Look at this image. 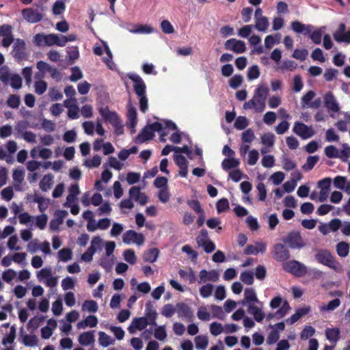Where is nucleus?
I'll list each match as a JSON object with an SVG mask.
<instances>
[{"label":"nucleus","instance_id":"nucleus-1","mask_svg":"<svg viewBox=\"0 0 350 350\" xmlns=\"http://www.w3.org/2000/svg\"><path fill=\"white\" fill-rule=\"evenodd\" d=\"M163 129L162 124L158 122L148 124L137 135L136 137V142L137 143H144L146 141L150 140L154 136L155 131L161 132Z\"/></svg>","mask_w":350,"mask_h":350},{"label":"nucleus","instance_id":"nucleus-2","mask_svg":"<svg viewBox=\"0 0 350 350\" xmlns=\"http://www.w3.org/2000/svg\"><path fill=\"white\" fill-rule=\"evenodd\" d=\"M11 55L18 63L28 59L29 53L27 51L25 42L22 39H16L11 52Z\"/></svg>","mask_w":350,"mask_h":350},{"label":"nucleus","instance_id":"nucleus-3","mask_svg":"<svg viewBox=\"0 0 350 350\" xmlns=\"http://www.w3.org/2000/svg\"><path fill=\"white\" fill-rule=\"evenodd\" d=\"M269 93V88L265 84L259 85L255 91L253 99L258 105L256 112L260 113L265 110L266 99Z\"/></svg>","mask_w":350,"mask_h":350},{"label":"nucleus","instance_id":"nucleus-4","mask_svg":"<svg viewBox=\"0 0 350 350\" xmlns=\"http://www.w3.org/2000/svg\"><path fill=\"white\" fill-rule=\"evenodd\" d=\"M282 241L291 249H300L304 247L306 244L299 231L290 232Z\"/></svg>","mask_w":350,"mask_h":350},{"label":"nucleus","instance_id":"nucleus-5","mask_svg":"<svg viewBox=\"0 0 350 350\" xmlns=\"http://www.w3.org/2000/svg\"><path fill=\"white\" fill-rule=\"evenodd\" d=\"M42 8H27L23 9L21 11L23 18L29 23H36L41 21L43 18Z\"/></svg>","mask_w":350,"mask_h":350},{"label":"nucleus","instance_id":"nucleus-6","mask_svg":"<svg viewBox=\"0 0 350 350\" xmlns=\"http://www.w3.org/2000/svg\"><path fill=\"white\" fill-rule=\"evenodd\" d=\"M293 131L303 139H309L315 134L312 126H308L298 121L295 122Z\"/></svg>","mask_w":350,"mask_h":350},{"label":"nucleus","instance_id":"nucleus-7","mask_svg":"<svg viewBox=\"0 0 350 350\" xmlns=\"http://www.w3.org/2000/svg\"><path fill=\"white\" fill-rule=\"evenodd\" d=\"M284 269L287 272L291 273L297 277H301L307 272L306 266L295 260L286 262L284 265Z\"/></svg>","mask_w":350,"mask_h":350},{"label":"nucleus","instance_id":"nucleus-8","mask_svg":"<svg viewBox=\"0 0 350 350\" xmlns=\"http://www.w3.org/2000/svg\"><path fill=\"white\" fill-rule=\"evenodd\" d=\"M316 260L321 264L332 269H336V260L327 250H321L315 254Z\"/></svg>","mask_w":350,"mask_h":350},{"label":"nucleus","instance_id":"nucleus-9","mask_svg":"<svg viewBox=\"0 0 350 350\" xmlns=\"http://www.w3.org/2000/svg\"><path fill=\"white\" fill-rule=\"evenodd\" d=\"M272 254L273 258L278 262H284L290 258L288 250L282 243H276L273 245Z\"/></svg>","mask_w":350,"mask_h":350},{"label":"nucleus","instance_id":"nucleus-10","mask_svg":"<svg viewBox=\"0 0 350 350\" xmlns=\"http://www.w3.org/2000/svg\"><path fill=\"white\" fill-rule=\"evenodd\" d=\"M122 240L126 244H130L132 242L141 245L144 244L145 238L142 233H137L133 230H129L124 233Z\"/></svg>","mask_w":350,"mask_h":350},{"label":"nucleus","instance_id":"nucleus-11","mask_svg":"<svg viewBox=\"0 0 350 350\" xmlns=\"http://www.w3.org/2000/svg\"><path fill=\"white\" fill-rule=\"evenodd\" d=\"M128 77L134 82L133 89L138 96L146 95V85L142 77L136 74H129Z\"/></svg>","mask_w":350,"mask_h":350},{"label":"nucleus","instance_id":"nucleus-12","mask_svg":"<svg viewBox=\"0 0 350 350\" xmlns=\"http://www.w3.org/2000/svg\"><path fill=\"white\" fill-rule=\"evenodd\" d=\"M224 46L226 49L232 51L235 53H242L246 51L245 42L234 38L228 40L225 42Z\"/></svg>","mask_w":350,"mask_h":350},{"label":"nucleus","instance_id":"nucleus-13","mask_svg":"<svg viewBox=\"0 0 350 350\" xmlns=\"http://www.w3.org/2000/svg\"><path fill=\"white\" fill-rule=\"evenodd\" d=\"M99 113L105 121L109 122L112 126L117 124L121 120L117 113L110 111L108 107L100 108Z\"/></svg>","mask_w":350,"mask_h":350},{"label":"nucleus","instance_id":"nucleus-14","mask_svg":"<svg viewBox=\"0 0 350 350\" xmlns=\"http://www.w3.org/2000/svg\"><path fill=\"white\" fill-rule=\"evenodd\" d=\"M219 278V272L213 269L210 271H208L205 269L201 270L199 273V280L198 281V283H204L206 281H211V282H217L218 281Z\"/></svg>","mask_w":350,"mask_h":350},{"label":"nucleus","instance_id":"nucleus-15","mask_svg":"<svg viewBox=\"0 0 350 350\" xmlns=\"http://www.w3.org/2000/svg\"><path fill=\"white\" fill-rule=\"evenodd\" d=\"M325 106L329 111L336 113L339 111L340 107L334 94L332 92H327L324 96Z\"/></svg>","mask_w":350,"mask_h":350},{"label":"nucleus","instance_id":"nucleus-16","mask_svg":"<svg viewBox=\"0 0 350 350\" xmlns=\"http://www.w3.org/2000/svg\"><path fill=\"white\" fill-rule=\"evenodd\" d=\"M292 29L299 33H303L304 36H307L311 33V31L314 29V26L312 25H305L299 21H293L291 23Z\"/></svg>","mask_w":350,"mask_h":350},{"label":"nucleus","instance_id":"nucleus-17","mask_svg":"<svg viewBox=\"0 0 350 350\" xmlns=\"http://www.w3.org/2000/svg\"><path fill=\"white\" fill-rule=\"evenodd\" d=\"M148 325V321L146 317H139L135 318L133 321L131 325L128 328L130 333H133L135 329L143 330L145 329Z\"/></svg>","mask_w":350,"mask_h":350},{"label":"nucleus","instance_id":"nucleus-18","mask_svg":"<svg viewBox=\"0 0 350 350\" xmlns=\"http://www.w3.org/2000/svg\"><path fill=\"white\" fill-rule=\"evenodd\" d=\"M247 312L249 314L253 315L254 319L260 323L265 318V313L262 309L255 306L254 304H250L248 305Z\"/></svg>","mask_w":350,"mask_h":350},{"label":"nucleus","instance_id":"nucleus-19","mask_svg":"<svg viewBox=\"0 0 350 350\" xmlns=\"http://www.w3.org/2000/svg\"><path fill=\"white\" fill-rule=\"evenodd\" d=\"M325 333L326 338L335 345L340 338V329L338 327L327 328Z\"/></svg>","mask_w":350,"mask_h":350},{"label":"nucleus","instance_id":"nucleus-20","mask_svg":"<svg viewBox=\"0 0 350 350\" xmlns=\"http://www.w3.org/2000/svg\"><path fill=\"white\" fill-rule=\"evenodd\" d=\"M94 331H88L81 334L79 336V342L83 346H88L95 340Z\"/></svg>","mask_w":350,"mask_h":350},{"label":"nucleus","instance_id":"nucleus-21","mask_svg":"<svg viewBox=\"0 0 350 350\" xmlns=\"http://www.w3.org/2000/svg\"><path fill=\"white\" fill-rule=\"evenodd\" d=\"M256 245H249L246 247L244 254L246 255H256L259 252L263 253L266 250V245L264 243H256Z\"/></svg>","mask_w":350,"mask_h":350},{"label":"nucleus","instance_id":"nucleus-22","mask_svg":"<svg viewBox=\"0 0 350 350\" xmlns=\"http://www.w3.org/2000/svg\"><path fill=\"white\" fill-rule=\"evenodd\" d=\"M251 302H258V299L254 289L248 288L245 290L244 299L242 301V304L245 305L247 303L250 304Z\"/></svg>","mask_w":350,"mask_h":350},{"label":"nucleus","instance_id":"nucleus-23","mask_svg":"<svg viewBox=\"0 0 350 350\" xmlns=\"http://www.w3.org/2000/svg\"><path fill=\"white\" fill-rule=\"evenodd\" d=\"M177 312L180 317L191 318L193 316V312L186 304L179 303L176 305Z\"/></svg>","mask_w":350,"mask_h":350},{"label":"nucleus","instance_id":"nucleus-24","mask_svg":"<svg viewBox=\"0 0 350 350\" xmlns=\"http://www.w3.org/2000/svg\"><path fill=\"white\" fill-rule=\"evenodd\" d=\"M45 320L44 316H35L34 317L31 318L28 324H27V329L30 331L31 332H34L36 330L40 324Z\"/></svg>","mask_w":350,"mask_h":350},{"label":"nucleus","instance_id":"nucleus-25","mask_svg":"<svg viewBox=\"0 0 350 350\" xmlns=\"http://www.w3.org/2000/svg\"><path fill=\"white\" fill-rule=\"evenodd\" d=\"M159 250L157 248H152L146 251L143 258L145 262H154L158 258Z\"/></svg>","mask_w":350,"mask_h":350},{"label":"nucleus","instance_id":"nucleus-26","mask_svg":"<svg viewBox=\"0 0 350 350\" xmlns=\"http://www.w3.org/2000/svg\"><path fill=\"white\" fill-rule=\"evenodd\" d=\"M45 45L46 46H53L57 45L59 46H62L61 43V36H58L55 33H50L48 35H45Z\"/></svg>","mask_w":350,"mask_h":350},{"label":"nucleus","instance_id":"nucleus-27","mask_svg":"<svg viewBox=\"0 0 350 350\" xmlns=\"http://www.w3.org/2000/svg\"><path fill=\"white\" fill-rule=\"evenodd\" d=\"M53 176L52 174H49L44 175L40 182V188L43 191H47L51 189L53 185Z\"/></svg>","mask_w":350,"mask_h":350},{"label":"nucleus","instance_id":"nucleus-28","mask_svg":"<svg viewBox=\"0 0 350 350\" xmlns=\"http://www.w3.org/2000/svg\"><path fill=\"white\" fill-rule=\"evenodd\" d=\"M240 164L239 160L234 157L224 159L221 163V166L224 170L228 171L230 169L237 167Z\"/></svg>","mask_w":350,"mask_h":350},{"label":"nucleus","instance_id":"nucleus-29","mask_svg":"<svg viewBox=\"0 0 350 350\" xmlns=\"http://www.w3.org/2000/svg\"><path fill=\"white\" fill-rule=\"evenodd\" d=\"M13 74L10 72V68L7 66L0 68V81L4 84H9L11 77Z\"/></svg>","mask_w":350,"mask_h":350},{"label":"nucleus","instance_id":"nucleus-30","mask_svg":"<svg viewBox=\"0 0 350 350\" xmlns=\"http://www.w3.org/2000/svg\"><path fill=\"white\" fill-rule=\"evenodd\" d=\"M269 25V23L266 16H260L259 18L255 19V28L259 31H266Z\"/></svg>","mask_w":350,"mask_h":350},{"label":"nucleus","instance_id":"nucleus-31","mask_svg":"<svg viewBox=\"0 0 350 350\" xmlns=\"http://www.w3.org/2000/svg\"><path fill=\"white\" fill-rule=\"evenodd\" d=\"M98 336L99 344L103 347H107L114 342V340L111 339V338L104 332H99Z\"/></svg>","mask_w":350,"mask_h":350},{"label":"nucleus","instance_id":"nucleus-32","mask_svg":"<svg viewBox=\"0 0 350 350\" xmlns=\"http://www.w3.org/2000/svg\"><path fill=\"white\" fill-rule=\"evenodd\" d=\"M336 252L339 256L345 257L349 252V244L346 242L342 241L336 245Z\"/></svg>","mask_w":350,"mask_h":350},{"label":"nucleus","instance_id":"nucleus-33","mask_svg":"<svg viewBox=\"0 0 350 350\" xmlns=\"http://www.w3.org/2000/svg\"><path fill=\"white\" fill-rule=\"evenodd\" d=\"M16 329L14 325L10 327V333L4 336L2 339V344L7 345L8 344H12L16 338Z\"/></svg>","mask_w":350,"mask_h":350},{"label":"nucleus","instance_id":"nucleus-34","mask_svg":"<svg viewBox=\"0 0 350 350\" xmlns=\"http://www.w3.org/2000/svg\"><path fill=\"white\" fill-rule=\"evenodd\" d=\"M323 33V31L321 29H317L314 31L312 30L311 33L308 35L314 44H319L321 42Z\"/></svg>","mask_w":350,"mask_h":350},{"label":"nucleus","instance_id":"nucleus-35","mask_svg":"<svg viewBox=\"0 0 350 350\" xmlns=\"http://www.w3.org/2000/svg\"><path fill=\"white\" fill-rule=\"evenodd\" d=\"M178 274L180 278H187L190 284L194 283L196 280V274L191 268H189V271H185L183 269H180L178 271Z\"/></svg>","mask_w":350,"mask_h":350},{"label":"nucleus","instance_id":"nucleus-36","mask_svg":"<svg viewBox=\"0 0 350 350\" xmlns=\"http://www.w3.org/2000/svg\"><path fill=\"white\" fill-rule=\"evenodd\" d=\"M98 309V304L96 301L94 300H87L85 301L83 306H82V310H87L90 312H97Z\"/></svg>","mask_w":350,"mask_h":350},{"label":"nucleus","instance_id":"nucleus-37","mask_svg":"<svg viewBox=\"0 0 350 350\" xmlns=\"http://www.w3.org/2000/svg\"><path fill=\"white\" fill-rule=\"evenodd\" d=\"M319 157L317 155L309 156L307 158L306 163L303 165V169L305 171H310L319 161Z\"/></svg>","mask_w":350,"mask_h":350},{"label":"nucleus","instance_id":"nucleus-38","mask_svg":"<svg viewBox=\"0 0 350 350\" xmlns=\"http://www.w3.org/2000/svg\"><path fill=\"white\" fill-rule=\"evenodd\" d=\"M38 338L36 335L25 334L23 336V343L27 347H34L38 344Z\"/></svg>","mask_w":350,"mask_h":350},{"label":"nucleus","instance_id":"nucleus-39","mask_svg":"<svg viewBox=\"0 0 350 350\" xmlns=\"http://www.w3.org/2000/svg\"><path fill=\"white\" fill-rule=\"evenodd\" d=\"M149 305H150V303H148L146 305V319H148V325H157L156 319L157 317V313L156 312L155 310H152L150 308H148V306Z\"/></svg>","mask_w":350,"mask_h":350},{"label":"nucleus","instance_id":"nucleus-40","mask_svg":"<svg viewBox=\"0 0 350 350\" xmlns=\"http://www.w3.org/2000/svg\"><path fill=\"white\" fill-rule=\"evenodd\" d=\"M211 309L212 312L213 318H217L221 320H224L225 318V314L221 306L216 305H211Z\"/></svg>","mask_w":350,"mask_h":350},{"label":"nucleus","instance_id":"nucleus-41","mask_svg":"<svg viewBox=\"0 0 350 350\" xmlns=\"http://www.w3.org/2000/svg\"><path fill=\"white\" fill-rule=\"evenodd\" d=\"M334 38L338 42H345L350 43V31L345 33L335 32L334 33Z\"/></svg>","mask_w":350,"mask_h":350},{"label":"nucleus","instance_id":"nucleus-42","mask_svg":"<svg viewBox=\"0 0 350 350\" xmlns=\"http://www.w3.org/2000/svg\"><path fill=\"white\" fill-rule=\"evenodd\" d=\"M249 124L248 120L245 116H239L236 118L234 127L238 130L245 129Z\"/></svg>","mask_w":350,"mask_h":350},{"label":"nucleus","instance_id":"nucleus-43","mask_svg":"<svg viewBox=\"0 0 350 350\" xmlns=\"http://www.w3.org/2000/svg\"><path fill=\"white\" fill-rule=\"evenodd\" d=\"M262 144L267 147H272L275 142V136L273 133H268L261 137Z\"/></svg>","mask_w":350,"mask_h":350},{"label":"nucleus","instance_id":"nucleus-44","mask_svg":"<svg viewBox=\"0 0 350 350\" xmlns=\"http://www.w3.org/2000/svg\"><path fill=\"white\" fill-rule=\"evenodd\" d=\"M9 83L12 88L20 89L22 87V78L18 74H13Z\"/></svg>","mask_w":350,"mask_h":350},{"label":"nucleus","instance_id":"nucleus-45","mask_svg":"<svg viewBox=\"0 0 350 350\" xmlns=\"http://www.w3.org/2000/svg\"><path fill=\"white\" fill-rule=\"evenodd\" d=\"M216 208L218 213L225 212L229 208V202L227 198H221L217 201Z\"/></svg>","mask_w":350,"mask_h":350},{"label":"nucleus","instance_id":"nucleus-46","mask_svg":"<svg viewBox=\"0 0 350 350\" xmlns=\"http://www.w3.org/2000/svg\"><path fill=\"white\" fill-rule=\"evenodd\" d=\"M13 180L18 183V185H15V188L19 190V185H21L24 180V172L21 170H15L12 174Z\"/></svg>","mask_w":350,"mask_h":350},{"label":"nucleus","instance_id":"nucleus-47","mask_svg":"<svg viewBox=\"0 0 350 350\" xmlns=\"http://www.w3.org/2000/svg\"><path fill=\"white\" fill-rule=\"evenodd\" d=\"M21 103L20 97L18 95L16 94H11L7 100L8 105L12 108V109H16L19 107Z\"/></svg>","mask_w":350,"mask_h":350},{"label":"nucleus","instance_id":"nucleus-48","mask_svg":"<svg viewBox=\"0 0 350 350\" xmlns=\"http://www.w3.org/2000/svg\"><path fill=\"white\" fill-rule=\"evenodd\" d=\"M72 251L69 248H63L58 252V256L60 260L66 262L72 258Z\"/></svg>","mask_w":350,"mask_h":350},{"label":"nucleus","instance_id":"nucleus-49","mask_svg":"<svg viewBox=\"0 0 350 350\" xmlns=\"http://www.w3.org/2000/svg\"><path fill=\"white\" fill-rule=\"evenodd\" d=\"M213 286L211 284L203 285L200 288V294L203 298L210 297L213 293Z\"/></svg>","mask_w":350,"mask_h":350},{"label":"nucleus","instance_id":"nucleus-50","mask_svg":"<svg viewBox=\"0 0 350 350\" xmlns=\"http://www.w3.org/2000/svg\"><path fill=\"white\" fill-rule=\"evenodd\" d=\"M315 333V329L310 325H306L300 334V338L301 340H307L309 338L312 337Z\"/></svg>","mask_w":350,"mask_h":350},{"label":"nucleus","instance_id":"nucleus-51","mask_svg":"<svg viewBox=\"0 0 350 350\" xmlns=\"http://www.w3.org/2000/svg\"><path fill=\"white\" fill-rule=\"evenodd\" d=\"M197 349L204 350L208 345V339L204 336H198L195 338Z\"/></svg>","mask_w":350,"mask_h":350},{"label":"nucleus","instance_id":"nucleus-52","mask_svg":"<svg viewBox=\"0 0 350 350\" xmlns=\"http://www.w3.org/2000/svg\"><path fill=\"white\" fill-rule=\"evenodd\" d=\"M308 55V51L306 49H296L292 57H294L296 59L300 60V61H304L306 59V57Z\"/></svg>","mask_w":350,"mask_h":350},{"label":"nucleus","instance_id":"nucleus-53","mask_svg":"<svg viewBox=\"0 0 350 350\" xmlns=\"http://www.w3.org/2000/svg\"><path fill=\"white\" fill-rule=\"evenodd\" d=\"M187 204L197 214L199 213L203 212V208H202L201 204L198 200H189L187 202Z\"/></svg>","mask_w":350,"mask_h":350},{"label":"nucleus","instance_id":"nucleus-54","mask_svg":"<svg viewBox=\"0 0 350 350\" xmlns=\"http://www.w3.org/2000/svg\"><path fill=\"white\" fill-rule=\"evenodd\" d=\"M124 260L129 263L133 265L136 262L135 252L131 249L126 250L123 254Z\"/></svg>","mask_w":350,"mask_h":350},{"label":"nucleus","instance_id":"nucleus-55","mask_svg":"<svg viewBox=\"0 0 350 350\" xmlns=\"http://www.w3.org/2000/svg\"><path fill=\"white\" fill-rule=\"evenodd\" d=\"M66 5L64 1H57L53 5V13L55 15H59L64 12Z\"/></svg>","mask_w":350,"mask_h":350},{"label":"nucleus","instance_id":"nucleus-56","mask_svg":"<svg viewBox=\"0 0 350 350\" xmlns=\"http://www.w3.org/2000/svg\"><path fill=\"white\" fill-rule=\"evenodd\" d=\"M240 279L243 283L247 285H251L254 283V275L250 271L242 272L240 275Z\"/></svg>","mask_w":350,"mask_h":350},{"label":"nucleus","instance_id":"nucleus-57","mask_svg":"<svg viewBox=\"0 0 350 350\" xmlns=\"http://www.w3.org/2000/svg\"><path fill=\"white\" fill-rule=\"evenodd\" d=\"M291 307L287 301H284L283 302L282 306L280 308H279L276 312L275 314L277 315V319H281L284 317L287 312L290 310Z\"/></svg>","mask_w":350,"mask_h":350},{"label":"nucleus","instance_id":"nucleus-58","mask_svg":"<svg viewBox=\"0 0 350 350\" xmlns=\"http://www.w3.org/2000/svg\"><path fill=\"white\" fill-rule=\"evenodd\" d=\"M47 88V83L42 80L37 81L35 82V92L41 95L44 94Z\"/></svg>","mask_w":350,"mask_h":350},{"label":"nucleus","instance_id":"nucleus-59","mask_svg":"<svg viewBox=\"0 0 350 350\" xmlns=\"http://www.w3.org/2000/svg\"><path fill=\"white\" fill-rule=\"evenodd\" d=\"M325 154L328 158H338L339 157L338 149L332 145L325 147Z\"/></svg>","mask_w":350,"mask_h":350},{"label":"nucleus","instance_id":"nucleus-60","mask_svg":"<svg viewBox=\"0 0 350 350\" xmlns=\"http://www.w3.org/2000/svg\"><path fill=\"white\" fill-rule=\"evenodd\" d=\"M315 96V93L314 91L310 90L308 91L306 94H304L301 98V104L302 107H304L306 106H309L311 103V100Z\"/></svg>","mask_w":350,"mask_h":350},{"label":"nucleus","instance_id":"nucleus-61","mask_svg":"<svg viewBox=\"0 0 350 350\" xmlns=\"http://www.w3.org/2000/svg\"><path fill=\"white\" fill-rule=\"evenodd\" d=\"M243 82V77L241 75H235L229 80L230 86L236 89L241 85Z\"/></svg>","mask_w":350,"mask_h":350},{"label":"nucleus","instance_id":"nucleus-62","mask_svg":"<svg viewBox=\"0 0 350 350\" xmlns=\"http://www.w3.org/2000/svg\"><path fill=\"white\" fill-rule=\"evenodd\" d=\"M255 137L254 133L252 129H248L242 133L241 139L243 142L251 143Z\"/></svg>","mask_w":350,"mask_h":350},{"label":"nucleus","instance_id":"nucleus-63","mask_svg":"<svg viewBox=\"0 0 350 350\" xmlns=\"http://www.w3.org/2000/svg\"><path fill=\"white\" fill-rule=\"evenodd\" d=\"M47 215L45 214H42L36 217V225L40 230H43L45 228L46 223H47Z\"/></svg>","mask_w":350,"mask_h":350},{"label":"nucleus","instance_id":"nucleus-64","mask_svg":"<svg viewBox=\"0 0 350 350\" xmlns=\"http://www.w3.org/2000/svg\"><path fill=\"white\" fill-rule=\"evenodd\" d=\"M210 332L213 336H218L223 332V327L221 323L213 322L210 325Z\"/></svg>","mask_w":350,"mask_h":350}]
</instances>
